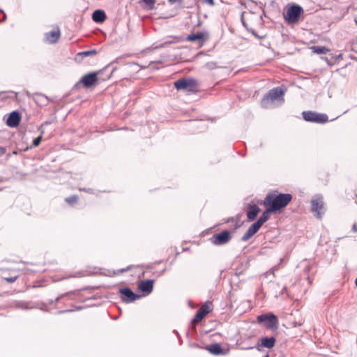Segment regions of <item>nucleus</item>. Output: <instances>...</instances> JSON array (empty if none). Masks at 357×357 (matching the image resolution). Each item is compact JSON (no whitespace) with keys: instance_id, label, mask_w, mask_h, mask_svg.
<instances>
[{"instance_id":"7ed1b4c3","label":"nucleus","mask_w":357,"mask_h":357,"mask_svg":"<svg viewBox=\"0 0 357 357\" xmlns=\"http://www.w3.org/2000/svg\"><path fill=\"white\" fill-rule=\"evenodd\" d=\"M311 209L317 218H321L325 213L323 197L321 195L313 196L311 200Z\"/></svg>"},{"instance_id":"72a5a7b5","label":"nucleus","mask_w":357,"mask_h":357,"mask_svg":"<svg viewBox=\"0 0 357 357\" xmlns=\"http://www.w3.org/2000/svg\"><path fill=\"white\" fill-rule=\"evenodd\" d=\"M242 22H243V26H246L245 23L243 21H242Z\"/></svg>"},{"instance_id":"a878e982","label":"nucleus","mask_w":357,"mask_h":357,"mask_svg":"<svg viewBox=\"0 0 357 357\" xmlns=\"http://www.w3.org/2000/svg\"><path fill=\"white\" fill-rule=\"evenodd\" d=\"M66 202L69 204H73L77 202V197L75 195H73L65 199Z\"/></svg>"},{"instance_id":"c85d7f7f","label":"nucleus","mask_w":357,"mask_h":357,"mask_svg":"<svg viewBox=\"0 0 357 357\" xmlns=\"http://www.w3.org/2000/svg\"><path fill=\"white\" fill-rule=\"evenodd\" d=\"M17 278V276L11 277V278H6L5 280L8 281V282H15Z\"/></svg>"},{"instance_id":"39448f33","label":"nucleus","mask_w":357,"mask_h":357,"mask_svg":"<svg viewBox=\"0 0 357 357\" xmlns=\"http://www.w3.org/2000/svg\"><path fill=\"white\" fill-rule=\"evenodd\" d=\"M303 117L306 121L324 123L328 121V116L315 112L307 111L303 112Z\"/></svg>"},{"instance_id":"423d86ee","label":"nucleus","mask_w":357,"mask_h":357,"mask_svg":"<svg viewBox=\"0 0 357 357\" xmlns=\"http://www.w3.org/2000/svg\"><path fill=\"white\" fill-rule=\"evenodd\" d=\"M302 8L298 5H294L289 8L284 15L285 20L290 23L296 22L301 14Z\"/></svg>"},{"instance_id":"c756f323","label":"nucleus","mask_w":357,"mask_h":357,"mask_svg":"<svg viewBox=\"0 0 357 357\" xmlns=\"http://www.w3.org/2000/svg\"><path fill=\"white\" fill-rule=\"evenodd\" d=\"M204 2L210 6H214L215 4L213 0H204Z\"/></svg>"},{"instance_id":"4468645a","label":"nucleus","mask_w":357,"mask_h":357,"mask_svg":"<svg viewBox=\"0 0 357 357\" xmlns=\"http://www.w3.org/2000/svg\"><path fill=\"white\" fill-rule=\"evenodd\" d=\"M20 121V117L17 112H13L8 116L6 123L8 126L14 128L16 127Z\"/></svg>"},{"instance_id":"f257e3e1","label":"nucleus","mask_w":357,"mask_h":357,"mask_svg":"<svg viewBox=\"0 0 357 357\" xmlns=\"http://www.w3.org/2000/svg\"><path fill=\"white\" fill-rule=\"evenodd\" d=\"M286 89L282 86L275 87L271 91L261 100L263 107L269 109L281 105L284 102V95Z\"/></svg>"},{"instance_id":"6e6552de","label":"nucleus","mask_w":357,"mask_h":357,"mask_svg":"<svg viewBox=\"0 0 357 357\" xmlns=\"http://www.w3.org/2000/svg\"><path fill=\"white\" fill-rule=\"evenodd\" d=\"M230 239V234L228 231H223L219 234L213 235L211 238L213 244L220 245L227 243Z\"/></svg>"},{"instance_id":"a211bd4d","label":"nucleus","mask_w":357,"mask_h":357,"mask_svg":"<svg viewBox=\"0 0 357 357\" xmlns=\"http://www.w3.org/2000/svg\"><path fill=\"white\" fill-rule=\"evenodd\" d=\"M105 18L106 15L103 10H96L93 13L92 19L96 22H102Z\"/></svg>"},{"instance_id":"473e14b6","label":"nucleus","mask_w":357,"mask_h":357,"mask_svg":"<svg viewBox=\"0 0 357 357\" xmlns=\"http://www.w3.org/2000/svg\"><path fill=\"white\" fill-rule=\"evenodd\" d=\"M169 2H170L171 3H174L175 2H176L178 0H168Z\"/></svg>"},{"instance_id":"ddd939ff","label":"nucleus","mask_w":357,"mask_h":357,"mask_svg":"<svg viewBox=\"0 0 357 357\" xmlns=\"http://www.w3.org/2000/svg\"><path fill=\"white\" fill-rule=\"evenodd\" d=\"M97 73H91L84 75L81 81L85 86L89 87L92 86L97 81Z\"/></svg>"},{"instance_id":"6ab92c4d","label":"nucleus","mask_w":357,"mask_h":357,"mask_svg":"<svg viewBox=\"0 0 357 357\" xmlns=\"http://www.w3.org/2000/svg\"><path fill=\"white\" fill-rule=\"evenodd\" d=\"M275 339L273 337H263L261 339V346L266 348H273L275 345Z\"/></svg>"},{"instance_id":"412c9836","label":"nucleus","mask_w":357,"mask_h":357,"mask_svg":"<svg viewBox=\"0 0 357 357\" xmlns=\"http://www.w3.org/2000/svg\"><path fill=\"white\" fill-rule=\"evenodd\" d=\"M312 52L317 54H326L329 52V50L322 46H312L310 47Z\"/></svg>"},{"instance_id":"b1692460","label":"nucleus","mask_w":357,"mask_h":357,"mask_svg":"<svg viewBox=\"0 0 357 357\" xmlns=\"http://www.w3.org/2000/svg\"><path fill=\"white\" fill-rule=\"evenodd\" d=\"M187 39L189 41L202 40L203 39V35L200 33L191 34L188 36Z\"/></svg>"},{"instance_id":"393cba45","label":"nucleus","mask_w":357,"mask_h":357,"mask_svg":"<svg viewBox=\"0 0 357 357\" xmlns=\"http://www.w3.org/2000/svg\"><path fill=\"white\" fill-rule=\"evenodd\" d=\"M96 53H97L96 51L95 50H93L79 52L77 54V56H80V57H85V56L96 55Z\"/></svg>"},{"instance_id":"c9c22d12","label":"nucleus","mask_w":357,"mask_h":357,"mask_svg":"<svg viewBox=\"0 0 357 357\" xmlns=\"http://www.w3.org/2000/svg\"><path fill=\"white\" fill-rule=\"evenodd\" d=\"M222 3H226L224 0H220Z\"/></svg>"},{"instance_id":"cd10ccee","label":"nucleus","mask_w":357,"mask_h":357,"mask_svg":"<svg viewBox=\"0 0 357 357\" xmlns=\"http://www.w3.org/2000/svg\"><path fill=\"white\" fill-rule=\"evenodd\" d=\"M206 67L209 69H213L216 67V65L215 63L211 62L206 63Z\"/></svg>"},{"instance_id":"aec40b11","label":"nucleus","mask_w":357,"mask_h":357,"mask_svg":"<svg viewBox=\"0 0 357 357\" xmlns=\"http://www.w3.org/2000/svg\"><path fill=\"white\" fill-rule=\"evenodd\" d=\"M267 207L268 208H266V210L264 211L262 215L260 216V218L257 220L261 225L269 219L270 213L271 212H275L269 206H267Z\"/></svg>"},{"instance_id":"dca6fc26","label":"nucleus","mask_w":357,"mask_h":357,"mask_svg":"<svg viewBox=\"0 0 357 357\" xmlns=\"http://www.w3.org/2000/svg\"><path fill=\"white\" fill-rule=\"evenodd\" d=\"M259 212L260 208L257 205H250L247 211L248 219L250 221L255 220Z\"/></svg>"},{"instance_id":"4be33fe9","label":"nucleus","mask_w":357,"mask_h":357,"mask_svg":"<svg viewBox=\"0 0 357 357\" xmlns=\"http://www.w3.org/2000/svg\"><path fill=\"white\" fill-rule=\"evenodd\" d=\"M34 100L37 104L40 105H45L48 102L46 96L39 93L35 95Z\"/></svg>"},{"instance_id":"2eb2a0df","label":"nucleus","mask_w":357,"mask_h":357,"mask_svg":"<svg viewBox=\"0 0 357 357\" xmlns=\"http://www.w3.org/2000/svg\"><path fill=\"white\" fill-rule=\"evenodd\" d=\"M60 37V31L59 29H54L45 34V39L50 43H56Z\"/></svg>"},{"instance_id":"f3484780","label":"nucleus","mask_w":357,"mask_h":357,"mask_svg":"<svg viewBox=\"0 0 357 357\" xmlns=\"http://www.w3.org/2000/svg\"><path fill=\"white\" fill-rule=\"evenodd\" d=\"M206 349L212 354L214 355H224L225 354V352H224L223 349H222L221 346L218 344H212L206 347Z\"/></svg>"},{"instance_id":"bb28decb","label":"nucleus","mask_w":357,"mask_h":357,"mask_svg":"<svg viewBox=\"0 0 357 357\" xmlns=\"http://www.w3.org/2000/svg\"><path fill=\"white\" fill-rule=\"evenodd\" d=\"M42 140V135H40L39 137H36L33 141V146H38Z\"/></svg>"},{"instance_id":"9d476101","label":"nucleus","mask_w":357,"mask_h":357,"mask_svg":"<svg viewBox=\"0 0 357 357\" xmlns=\"http://www.w3.org/2000/svg\"><path fill=\"white\" fill-rule=\"evenodd\" d=\"M119 293L123 296L122 300L126 303H131L140 298L139 295L135 294L129 288H121Z\"/></svg>"},{"instance_id":"1a4fd4ad","label":"nucleus","mask_w":357,"mask_h":357,"mask_svg":"<svg viewBox=\"0 0 357 357\" xmlns=\"http://www.w3.org/2000/svg\"><path fill=\"white\" fill-rule=\"evenodd\" d=\"M212 310V303L206 302L202 305L193 319L194 323L199 322L207 314Z\"/></svg>"},{"instance_id":"e433bc0d","label":"nucleus","mask_w":357,"mask_h":357,"mask_svg":"<svg viewBox=\"0 0 357 357\" xmlns=\"http://www.w3.org/2000/svg\"><path fill=\"white\" fill-rule=\"evenodd\" d=\"M264 357H269V356L267 354V355H266Z\"/></svg>"},{"instance_id":"7c9ffc66","label":"nucleus","mask_w":357,"mask_h":357,"mask_svg":"<svg viewBox=\"0 0 357 357\" xmlns=\"http://www.w3.org/2000/svg\"><path fill=\"white\" fill-rule=\"evenodd\" d=\"M352 231L354 232H356L357 231V225L356 224H354L352 227Z\"/></svg>"},{"instance_id":"f8f14e48","label":"nucleus","mask_w":357,"mask_h":357,"mask_svg":"<svg viewBox=\"0 0 357 357\" xmlns=\"http://www.w3.org/2000/svg\"><path fill=\"white\" fill-rule=\"evenodd\" d=\"M153 280H142L138 284V289L146 294H151L153 291Z\"/></svg>"},{"instance_id":"f03ea898","label":"nucleus","mask_w":357,"mask_h":357,"mask_svg":"<svg viewBox=\"0 0 357 357\" xmlns=\"http://www.w3.org/2000/svg\"><path fill=\"white\" fill-rule=\"evenodd\" d=\"M291 199L292 195L291 194H282L275 192L267 195L264 201V205L269 206L272 210L276 211L285 207Z\"/></svg>"},{"instance_id":"2f4dec72","label":"nucleus","mask_w":357,"mask_h":357,"mask_svg":"<svg viewBox=\"0 0 357 357\" xmlns=\"http://www.w3.org/2000/svg\"><path fill=\"white\" fill-rule=\"evenodd\" d=\"M5 153V149L0 147V155H2Z\"/></svg>"},{"instance_id":"f704fd0d","label":"nucleus","mask_w":357,"mask_h":357,"mask_svg":"<svg viewBox=\"0 0 357 357\" xmlns=\"http://www.w3.org/2000/svg\"><path fill=\"white\" fill-rule=\"evenodd\" d=\"M355 22L357 24V17L355 18Z\"/></svg>"},{"instance_id":"0eeeda50","label":"nucleus","mask_w":357,"mask_h":357,"mask_svg":"<svg viewBox=\"0 0 357 357\" xmlns=\"http://www.w3.org/2000/svg\"><path fill=\"white\" fill-rule=\"evenodd\" d=\"M174 86L178 90L192 91L197 86V82L193 79H181L174 82Z\"/></svg>"},{"instance_id":"9b49d317","label":"nucleus","mask_w":357,"mask_h":357,"mask_svg":"<svg viewBox=\"0 0 357 357\" xmlns=\"http://www.w3.org/2000/svg\"><path fill=\"white\" fill-rule=\"evenodd\" d=\"M262 225L257 221L253 223L246 231L244 235L242 236V241H246L249 238H250L252 236H254L260 229Z\"/></svg>"},{"instance_id":"5701e85b","label":"nucleus","mask_w":357,"mask_h":357,"mask_svg":"<svg viewBox=\"0 0 357 357\" xmlns=\"http://www.w3.org/2000/svg\"><path fill=\"white\" fill-rule=\"evenodd\" d=\"M141 1L144 4L146 8L149 10L153 9L155 3V0H141Z\"/></svg>"},{"instance_id":"20e7f679","label":"nucleus","mask_w":357,"mask_h":357,"mask_svg":"<svg viewBox=\"0 0 357 357\" xmlns=\"http://www.w3.org/2000/svg\"><path fill=\"white\" fill-rule=\"evenodd\" d=\"M257 323L270 329L277 328L278 324V319L273 313H266L259 315L257 317Z\"/></svg>"}]
</instances>
